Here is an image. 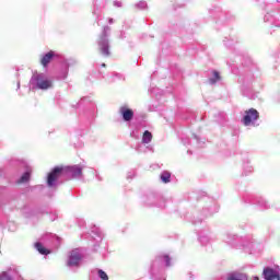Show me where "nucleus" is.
I'll return each mask as SVG.
<instances>
[{
	"label": "nucleus",
	"mask_w": 280,
	"mask_h": 280,
	"mask_svg": "<svg viewBox=\"0 0 280 280\" xmlns=\"http://www.w3.org/2000/svg\"><path fill=\"white\" fill-rule=\"evenodd\" d=\"M259 119V112L255 108H249L245 110V115L243 116L242 124L243 126H250L255 124Z\"/></svg>",
	"instance_id": "obj_1"
},
{
	"label": "nucleus",
	"mask_w": 280,
	"mask_h": 280,
	"mask_svg": "<svg viewBox=\"0 0 280 280\" xmlns=\"http://www.w3.org/2000/svg\"><path fill=\"white\" fill-rule=\"evenodd\" d=\"M65 172V167L62 166H56L47 177V185L48 187H54V183L62 176V173Z\"/></svg>",
	"instance_id": "obj_2"
},
{
	"label": "nucleus",
	"mask_w": 280,
	"mask_h": 280,
	"mask_svg": "<svg viewBox=\"0 0 280 280\" xmlns=\"http://www.w3.org/2000/svg\"><path fill=\"white\" fill-rule=\"evenodd\" d=\"M100 51L103 56H110V45L108 44V40L106 39V35L101 37L98 42Z\"/></svg>",
	"instance_id": "obj_3"
},
{
	"label": "nucleus",
	"mask_w": 280,
	"mask_h": 280,
	"mask_svg": "<svg viewBox=\"0 0 280 280\" xmlns=\"http://www.w3.org/2000/svg\"><path fill=\"white\" fill-rule=\"evenodd\" d=\"M262 275L266 280H280V275L275 269L267 267L264 269Z\"/></svg>",
	"instance_id": "obj_4"
},
{
	"label": "nucleus",
	"mask_w": 280,
	"mask_h": 280,
	"mask_svg": "<svg viewBox=\"0 0 280 280\" xmlns=\"http://www.w3.org/2000/svg\"><path fill=\"white\" fill-rule=\"evenodd\" d=\"M37 88L42 91H47V89H51L52 83L51 80L43 79L40 77H36Z\"/></svg>",
	"instance_id": "obj_5"
},
{
	"label": "nucleus",
	"mask_w": 280,
	"mask_h": 280,
	"mask_svg": "<svg viewBox=\"0 0 280 280\" xmlns=\"http://www.w3.org/2000/svg\"><path fill=\"white\" fill-rule=\"evenodd\" d=\"M120 115H122L125 121H131L132 117H135V112L128 107H120Z\"/></svg>",
	"instance_id": "obj_6"
},
{
	"label": "nucleus",
	"mask_w": 280,
	"mask_h": 280,
	"mask_svg": "<svg viewBox=\"0 0 280 280\" xmlns=\"http://www.w3.org/2000/svg\"><path fill=\"white\" fill-rule=\"evenodd\" d=\"M63 172H71L72 176H82V168L79 165L63 167Z\"/></svg>",
	"instance_id": "obj_7"
},
{
	"label": "nucleus",
	"mask_w": 280,
	"mask_h": 280,
	"mask_svg": "<svg viewBox=\"0 0 280 280\" xmlns=\"http://www.w3.org/2000/svg\"><path fill=\"white\" fill-rule=\"evenodd\" d=\"M80 259V254L72 252L67 262V266H78Z\"/></svg>",
	"instance_id": "obj_8"
},
{
	"label": "nucleus",
	"mask_w": 280,
	"mask_h": 280,
	"mask_svg": "<svg viewBox=\"0 0 280 280\" xmlns=\"http://www.w3.org/2000/svg\"><path fill=\"white\" fill-rule=\"evenodd\" d=\"M36 250L38 252L39 255H51V250L47 249L43 243L36 242L34 244Z\"/></svg>",
	"instance_id": "obj_9"
},
{
	"label": "nucleus",
	"mask_w": 280,
	"mask_h": 280,
	"mask_svg": "<svg viewBox=\"0 0 280 280\" xmlns=\"http://www.w3.org/2000/svg\"><path fill=\"white\" fill-rule=\"evenodd\" d=\"M51 60H54V51L50 50L48 51L46 55H44L40 59V65H43L44 67H47V65H49V62H51Z\"/></svg>",
	"instance_id": "obj_10"
},
{
	"label": "nucleus",
	"mask_w": 280,
	"mask_h": 280,
	"mask_svg": "<svg viewBox=\"0 0 280 280\" xmlns=\"http://www.w3.org/2000/svg\"><path fill=\"white\" fill-rule=\"evenodd\" d=\"M31 176H32V170H28L18 180L19 185H22L23 183H30Z\"/></svg>",
	"instance_id": "obj_11"
},
{
	"label": "nucleus",
	"mask_w": 280,
	"mask_h": 280,
	"mask_svg": "<svg viewBox=\"0 0 280 280\" xmlns=\"http://www.w3.org/2000/svg\"><path fill=\"white\" fill-rule=\"evenodd\" d=\"M162 183H171V178H172V173L171 172H167V171H164L161 176H160Z\"/></svg>",
	"instance_id": "obj_12"
},
{
	"label": "nucleus",
	"mask_w": 280,
	"mask_h": 280,
	"mask_svg": "<svg viewBox=\"0 0 280 280\" xmlns=\"http://www.w3.org/2000/svg\"><path fill=\"white\" fill-rule=\"evenodd\" d=\"M228 280H248V276L244 273H233L228 278Z\"/></svg>",
	"instance_id": "obj_13"
},
{
	"label": "nucleus",
	"mask_w": 280,
	"mask_h": 280,
	"mask_svg": "<svg viewBox=\"0 0 280 280\" xmlns=\"http://www.w3.org/2000/svg\"><path fill=\"white\" fill-rule=\"evenodd\" d=\"M150 141H152V132L147 130L142 136V143H150Z\"/></svg>",
	"instance_id": "obj_14"
},
{
	"label": "nucleus",
	"mask_w": 280,
	"mask_h": 280,
	"mask_svg": "<svg viewBox=\"0 0 280 280\" xmlns=\"http://www.w3.org/2000/svg\"><path fill=\"white\" fill-rule=\"evenodd\" d=\"M212 74H213L214 79H210V82H211V84H215V82L221 80L220 72L213 71Z\"/></svg>",
	"instance_id": "obj_15"
},
{
	"label": "nucleus",
	"mask_w": 280,
	"mask_h": 280,
	"mask_svg": "<svg viewBox=\"0 0 280 280\" xmlns=\"http://www.w3.org/2000/svg\"><path fill=\"white\" fill-rule=\"evenodd\" d=\"M98 277L102 280H108V275H106L102 269L98 270Z\"/></svg>",
	"instance_id": "obj_16"
},
{
	"label": "nucleus",
	"mask_w": 280,
	"mask_h": 280,
	"mask_svg": "<svg viewBox=\"0 0 280 280\" xmlns=\"http://www.w3.org/2000/svg\"><path fill=\"white\" fill-rule=\"evenodd\" d=\"M0 280H12V278L8 275V272L3 271L0 275Z\"/></svg>",
	"instance_id": "obj_17"
},
{
	"label": "nucleus",
	"mask_w": 280,
	"mask_h": 280,
	"mask_svg": "<svg viewBox=\"0 0 280 280\" xmlns=\"http://www.w3.org/2000/svg\"><path fill=\"white\" fill-rule=\"evenodd\" d=\"M164 261H165L166 266H170L171 258L167 255H165Z\"/></svg>",
	"instance_id": "obj_18"
},
{
	"label": "nucleus",
	"mask_w": 280,
	"mask_h": 280,
	"mask_svg": "<svg viewBox=\"0 0 280 280\" xmlns=\"http://www.w3.org/2000/svg\"><path fill=\"white\" fill-rule=\"evenodd\" d=\"M254 280H259V277H255Z\"/></svg>",
	"instance_id": "obj_19"
},
{
	"label": "nucleus",
	"mask_w": 280,
	"mask_h": 280,
	"mask_svg": "<svg viewBox=\"0 0 280 280\" xmlns=\"http://www.w3.org/2000/svg\"><path fill=\"white\" fill-rule=\"evenodd\" d=\"M102 67H106V63H102Z\"/></svg>",
	"instance_id": "obj_20"
}]
</instances>
